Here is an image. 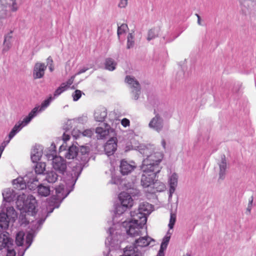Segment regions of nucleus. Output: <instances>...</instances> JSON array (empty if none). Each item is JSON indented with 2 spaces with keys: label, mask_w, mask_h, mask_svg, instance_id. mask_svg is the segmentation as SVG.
<instances>
[{
  "label": "nucleus",
  "mask_w": 256,
  "mask_h": 256,
  "mask_svg": "<svg viewBox=\"0 0 256 256\" xmlns=\"http://www.w3.org/2000/svg\"><path fill=\"white\" fill-rule=\"evenodd\" d=\"M152 208V204L144 202L139 205L138 210L130 212V220H124L122 223L128 235L134 237L141 234L140 229L146 224V216L150 214Z\"/></svg>",
  "instance_id": "1"
},
{
  "label": "nucleus",
  "mask_w": 256,
  "mask_h": 256,
  "mask_svg": "<svg viewBox=\"0 0 256 256\" xmlns=\"http://www.w3.org/2000/svg\"><path fill=\"white\" fill-rule=\"evenodd\" d=\"M127 209L125 206H123V205L121 204H116L115 206L114 216L112 220L114 224L112 226L108 228L109 236L105 242V244L106 247L108 248L110 252L114 250H118L120 248V244L122 241L120 240L121 234L118 232V228H122L124 230V228L122 226V223L120 224L117 218L123 214Z\"/></svg>",
  "instance_id": "2"
},
{
  "label": "nucleus",
  "mask_w": 256,
  "mask_h": 256,
  "mask_svg": "<svg viewBox=\"0 0 256 256\" xmlns=\"http://www.w3.org/2000/svg\"><path fill=\"white\" fill-rule=\"evenodd\" d=\"M82 170V168L78 166L72 170V173L68 174L64 178V180L66 188H68V192H65L64 186L62 184H60L58 186L55 188L56 197L58 200H62L73 190L75 184Z\"/></svg>",
  "instance_id": "3"
},
{
  "label": "nucleus",
  "mask_w": 256,
  "mask_h": 256,
  "mask_svg": "<svg viewBox=\"0 0 256 256\" xmlns=\"http://www.w3.org/2000/svg\"><path fill=\"white\" fill-rule=\"evenodd\" d=\"M162 158L163 154L160 152H156L151 154L142 160L140 166L141 170L142 172L154 173L156 176L160 171V163Z\"/></svg>",
  "instance_id": "4"
},
{
  "label": "nucleus",
  "mask_w": 256,
  "mask_h": 256,
  "mask_svg": "<svg viewBox=\"0 0 256 256\" xmlns=\"http://www.w3.org/2000/svg\"><path fill=\"white\" fill-rule=\"evenodd\" d=\"M88 152L89 148L88 146H82L78 148L76 146H72L69 147L64 156L68 159L76 158L80 162L78 164H76V166L73 168V170L78 166L82 168V165L88 161Z\"/></svg>",
  "instance_id": "5"
},
{
  "label": "nucleus",
  "mask_w": 256,
  "mask_h": 256,
  "mask_svg": "<svg viewBox=\"0 0 256 256\" xmlns=\"http://www.w3.org/2000/svg\"><path fill=\"white\" fill-rule=\"evenodd\" d=\"M4 250L7 256H16L14 240L9 236L8 234L4 232L0 234V250Z\"/></svg>",
  "instance_id": "6"
},
{
  "label": "nucleus",
  "mask_w": 256,
  "mask_h": 256,
  "mask_svg": "<svg viewBox=\"0 0 256 256\" xmlns=\"http://www.w3.org/2000/svg\"><path fill=\"white\" fill-rule=\"evenodd\" d=\"M18 8L16 0H0V19L6 18L10 12H16Z\"/></svg>",
  "instance_id": "7"
},
{
  "label": "nucleus",
  "mask_w": 256,
  "mask_h": 256,
  "mask_svg": "<svg viewBox=\"0 0 256 256\" xmlns=\"http://www.w3.org/2000/svg\"><path fill=\"white\" fill-rule=\"evenodd\" d=\"M164 107V105L160 104L159 108H154V114H155V116L150 120L148 124V126L150 128L158 132H160L164 127V120L160 116V113H162V109Z\"/></svg>",
  "instance_id": "8"
},
{
  "label": "nucleus",
  "mask_w": 256,
  "mask_h": 256,
  "mask_svg": "<svg viewBox=\"0 0 256 256\" xmlns=\"http://www.w3.org/2000/svg\"><path fill=\"white\" fill-rule=\"evenodd\" d=\"M32 114H28V116H26L22 120H20L13 127L8 134V140L6 142L8 144L10 141L19 132L22 128L27 126L34 118V116Z\"/></svg>",
  "instance_id": "9"
},
{
  "label": "nucleus",
  "mask_w": 256,
  "mask_h": 256,
  "mask_svg": "<svg viewBox=\"0 0 256 256\" xmlns=\"http://www.w3.org/2000/svg\"><path fill=\"white\" fill-rule=\"evenodd\" d=\"M32 114H28V116H26L22 120H20L13 127L8 134V140L6 142L8 144L10 141L19 132L22 128L27 126L34 118V116Z\"/></svg>",
  "instance_id": "10"
},
{
  "label": "nucleus",
  "mask_w": 256,
  "mask_h": 256,
  "mask_svg": "<svg viewBox=\"0 0 256 256\" xmlns=\"http://www.w3.org/2000/svg\"><path fill=\"white\" fill-rule=\"evenodd\" d=\"M28 176L24 177H18L12 180V183L15 188L18 190H23L26 188V186L30 187L32 184H34V182H38V179L36 176L30 178L28 181Z\"/></svg>",
  "instance_id": "11"
},
{
  "label": "nucleus",
  "mask_w": 256,
  "mask_h": 256,
  "mask_svg": "<svg viewBox=\"0 0 256 256\" xmlns=\"http://www.w3.org/2000/svg\"><path fill=\"white\" fill-rule=\"evenodd\" d=\"M126 82L132 88V98L137 100L140 93V87L138 82L134 78L127 76L125 79Z\"/></svg>",
  "instance_id": "12"
},
{
  "label": "nucleus",
  "mask_w": 256,
  "mask_h": 256,
  "mask_svg": "<svg viewBox=\"0 0 256 256\" xmlns=\"http://www.w3.org/2000/svg\"><path fill=\"white\" fill-rule=\"evenodd\" d=\"M150 240H152V238L148 236L140 237L138 239L135 240L134 248V246H126L124 250V255L120 256H126L124 254V251L126 250L129 251L131 248L134 250L136 254H138L140 256H141L140 254L135 250V248L138 246L145 247L148 246Z\"/></svg>",
  "instance_id": "13"
},
{
  "label": "nucleus",
  "mask_w": 256,
  "mask_h": 256,
  "mask_svg": "<svg viewBox=\"0 0 256 256\" xmlns=\"http://www.w3.org/2000/svg\"><path fill=\"white\" fill-rule=\"evenodd\" d=\"M52 168L60 174H64L67 168V162L62 156H56L52 162Z\"/></svg>",
  "instance_id": "14"
},
{
  "label": "nucleus",
  "mask_w": 256,
  "mask_h": 256,
  "mask_svg": "<svg viewBox=\"0 0 256 256\" xmlns=\"http://www.w3.org/2000/svg\"><path fill=\"white\" fill-rule=\"evenodd\" d=\"M156 176L154 173L143 172L141 177V184L144 188H148L154 184Z\"/></svg>",
  "instance_id": "15"
},
{
  "label": "nucleus",
  "mask_w": 256,
  "mask_h": 256,
  "mask_svg": "<svg viewBox=\"0 0 256 256\" xmlns=\"http://www.w3.org/2000/svg\"><path fill=\"white\" fill-rule=\"evenodd\" d=\"M54 98L50 96L47 99L45 100L40 104L35 106L29 114H32L34 118L36 116L38 113L44 111L50 104V102L53 100Z\"/></svg>",
  "instance_id": "16"
},
{
  "label": "nucleus",
  "mask_w": 256,
  "mask_h": 256,
  "mask_svg": "<svg viewBox=\"0 0 256 256\" xmlns=\"http://www.w3.org/2000/svg\"><path fill=\"white\" fill-rule=\"evenodd\" d=\"M24 204L28 212H30L32 216L36 214V208L37 202L35 198L33 196H28Z\"/></svg>",
  "instance_id": "17"
},
{
  "label": "nucleus",
  "mask_w": 256,
  "mask_h": 256,
  "mask_svg": "<svg viewBox=\"0 0 256 256\" xmlns=\"http://www.w3.org/2000/svg\"><path fill=\"white\" fill-rule=\"evenodd\" d=\"M136 168V166L134 162L129 163L124 160H122L120 162V172L122 175H127L130 174Z\"/></svg>",
  "instance_id": "18"
},
{
  "label": "nucleus",
  "mask_w": 256,
  "mask_h": 256,
  "mask_svg": "<svg viewBox=\"0 0 256 256\" xmlns=\"http://www.w3.org/2000/svg\"><path fill=\"white\" fill-rule=\"evenodd\" d=\"M46 68V66L44 63L36 62L34 64L33 70V78L34 79H39L42 78L45 73Z\"/></svg>",
  "instance_id": "19"
},
{
  "label": "nucleus",
  "mask_w": 256,
  "mask_h": 256,
  "mask_svg": "<svg viewBox=\"0 0 256 256\" xmlns=\"http://www.w3.org/2000/svg\"><path fill=\"white\" fill-rule=\"evenodd\" d=\"M178 176L174 172L168 178V182L170 186L169 194H168V201L171 200L172 194L176 190V188L178 186Z\"/></svg>",
  "instance_id": "20"
},
{
  "label": "nucleus",
  "mask_w": 256,
  "mask_h": 256,
  "mask_svg": "<svg viewBox=\"0 0 256 256\" xmlns=\"http://www.w3.org/2000/svg\"><path fill=\"white\" fill-rule=\"evenodd\" d=\"M118 199L123 206L127 208H131L133 205V200L128 192H120L118 196Z\"/></svg>",
  "instance_id": "21"
},
{
  "label": "nucleus",
  "mask_w": 256,
  "mask_h": 256,
  "mask_svg": "<svg viewBox=\"0 0 256 256\" xmlns=\"http://www.w3.org/2000/svg\"><path fill=\"white\" fill-rule=\"evenodd\" d=\"M117 148V143L114 138L109 140L104 146V152L107 156H110L114 154Z\"/></svg>",
  "instance_id": "22"
},
{
  "label": "nucleus",
  "mask_w": 256,
  "mask_h": 256,
  "mask_svg": "<svg viewBox=\"0 0 256 256\" xmlns=\"http://www.w3.org/2000/svg\"><path fill=\"white\" fill-rule=\"evenodd\" d=\"M94 116L96 121L104 122L107 116V110L104 107L100 106L96 109Z\"/></svg>",
  "instance_id": "23"
},
{
  "label": "nucleus",
  "mask_w": 256,
  "mask_h": 256,
  "mask_svg": "<svg viewBox=\"0 0 256 256\" xmlns=\"http://www.w3.org/2000/svg\"><path fill=\"white\" fill-rule=\"evenodd\" d=\"M42 146L40 145H36L31 152V160L33 162H36L41 158L42 155Z\"/></svg>",
  "instance_id": "24"
},
{
  "label": "nucleus",
  "mask_w": 256,
  "mask_h": 256,
  "mask_svg": "<svg viewBox=\"0 0 256 256\" xmlns=\"http://www.w3.org/2000/svg\"><path fill=\"white\" fill-rule=\"evenodd\" d=\"M73 82V79L72 78L66 81V82L62 83L60 86L54 91V100L59 96L62 92L67 90Z\"/></svg>",
  "instance_id": "25"
},
{
  "label": "nucleus",
  "mask_w": 256,
  "mask_h": 256,
  "mask_svg": "<svg viewBox=\"0 0 256 256\" xmlns=\"http://www.w3.org/2000/svg\"><path fill=\"white\" fill-rule=\"evenodd\" d=\"M136 150L144 156L148 158V156L154 154V147L152 146H146L143 144H140L136 146Z\"/></svg>",
  "instance_id": "26"
},
{
  "label": "nucleus",
  "mask_w": 256,
  "mask_h": 256,
  "mask_svg": "<svg viewBox=\"0 0 256 256\" xmlns=\"http://www.w3.org/2000/svg\"><path fill=\"white\" fill-rule=\"evenodd\" d=\"M9 220L6 212L4 211V207L2 205L0 208V227L4 230L7 228L8 226Z\"/></svg>",
  "instance_id": "27"
},
{
  "label": "nucleus",
  "mask_w": 256,
  "mask_h": 256,
  "mask_svg": "<svg viewBox=\"0 0 256 256\" xmlns=\"http://www.w3.org/2000/svg\"><path fill=\"white\" fill-rule=\"evenodd\" d=\"M112 132V129L110 128V126L106 124V128H104L98 127L96 129V132L97 134L96 137L98 139L104 138L107 136L108 135L110 132Z\"/></svg>",
  "instance_id": "28"
},
{
  "label": "nucleus",
  "mask_w": 256,
  "mask_h": 256,
  "mask_svg": "<svg viewBox=\"0 0 256 256\" xmlns=\"http://www.w3.org/2000/svg\"><path fill=\"white\" fill-rule=\"evenodd\" d=\"M172 235V232L168 230L165 236L162 239V242L160 244V249L158 252V254L156 256H164V250H166L168 245V244L170 238V236Z\"/></svg>",
  "instance_id": "29"
},
{
  "label": "nucleus",
  "mask_w": 256,
  "mask_h": 256,
  "mask_svg": "<svg viewBox=\"0 0 256 256\" xmlns=\"http://www.w3.org/2000/svg\"><path fill=\"white\" fill-rule=\"evenodd\" d=\"M44 181L47 182L49 184H54L56 182L59 176L58 174L54 170L48 171L44 174Z\"/></svg>",
  "instance_id": "30"
},
{
  "label": "nucleus",
  "mask_w": 256,
  "mask_h": 256,
  "mask_svg": "<svg viewBox=\"0 0 256 256\" xmlns=\"http://www.w3.org/2000/svg\"><path fill=\"white\" fill-rule=\"evenodd\" d=\"M218 166L220 168L219 180H224L225 178L226 170L227 168V164L224 155H223L222 156L221 162L218 164Z\"/></svg>",
  "instance_id": "31"
},
{
  "label": "nucleus",
  "mask_w": 256,
  "mask_h": 256,
  "mask_svg": "<svg viewBox=\"0 0 256 256\" xmlns=\"http://www.w3.org/2000/svg\"><path fill=\"white\" fill-rule=\"evenodd\" d=\"M38 193V195L42 196H48L51 192L50 188L48 186H45L43 184H40L37 186Z\"/></svg>",
  "instance_id": "32"
},
{
  "label": "nucleus",
  "mask_w": 256,
  "mask_h": 256,
  "mask_svg": "<svg viewBox=\"0 0 256 256\" xmlns=\"http://www.w3.org/2000/svg\"><path fill=\"white\" fill-rule=\"evenodd\" d=\"M116 62L112 58H107L104 62L105 69L110 71H113L116 68Z\"/></svg>",
  "instance_id": "33"
},
{
  "label": "nucleus",
  "mask_w": 256,
  "mask_h": 256,
  "mask_svg": "<svg viewBox=\"0 0 256 256\" xmlns=\"http://www.w3.org/2000/svg\"><path fill=\"white\" fill-rule=\"evenodd\" d=\"M4 211L6 212L9 220H14L17 218L16 212L12 206L4 208Z\"/></svg>",
  "instance_id": "34"
},
{
  "label": "nucleus",
  "mask_w": 256,
  "mask_h": 256,
  "mask_svg": "<svg viewBox=\"0 0 256 256\" xmlns=\"http://www.w3.org/2000/svg\"><path fill=\"white\" fill-rule=\"evenodd\" d=\"M160 28H154L150 30L148 32L147 40L148 41L156 38L159 34Z\"/></svg>",
  "instance_id": "35"
},
{
  "label": "nucleus",
  "mask_w": 256,
  "mask_h": 256,
  "mask_svg": "<svg viewBox=\"0 0 256 256\" xmlns=\"http://www.w3.org/2000/svg\"><path fill=\"white\" fill-rule=\"evenodd\" d=\"M36 164L34 166L35 172L37 174H42L46 170V164L44 162H36Z\"/></svg>",
  "instance_id": "36"
},
{
  "label": "nucleus",
  "mask_w": 256,
  "mask_h": 256,
  "mask_svg": "<svg viewBox=\"0 0 256 256\" xmlns=\"http://www.w3.org/2000/svg\"><path fill=\"white\" fill-rule=\"evenodd\" d=\"M24 233L20 231L17 233L16 237V243L18 246H22L24 242Z\"/></svg>",
  "instance_id": "37"
},
{
  "label": "nucleus",
  "mask_w": 256,
  "mask_h": 256,
  "mask_svg": "<svg viewBox=\"0 0 256 256\" xmlns=\"http://www.w3.org/2000/svg\"><path fill=\"white\" fill-rule=\"evenodd\" d=\"M134 36L132 33H129L127 36L126 48L128 49H130L134 47Z\"/></svg>",
  "instance_id": "38"
},
{
  "label": "nucleus",
  "mask_w": 256,
  "mask_h": 256,
  "mask_svg": "<svg viewBox=\"0 0 256 256\" xmlns=\"http://www.w3.org/2000/svg\"><path fill=\"white\" fill-rule=\"evenodd\" d=\"M12 195L11 190L10 188L6 189L2 192L4 200L6 202H10L12 199Z\"/></svg>",
  "instance_id": "39"
},
{
  "label": "nucleus",
  "mask_w": 256,
  "mask_h": 256,
  "mask_svg": "<svg viewBox=\"0 0 256 256\" xmlns=\"http://www.w3.org/2000/svg\"><path fill=\"white\" fill-rule=\"evenodd\" d=\"M74 122V120H68L63 126V130L66 132H72V124Z\"/></svg>",
  "instance_id": "40"
},
{
  "label": "nucleus",
  "mask_w": 256,
  "mask_h": 256,
  "mask_svg": "<svg viewBox=\"0 0 256 256\" xmlns=\"http://www.w3.org/2000/svg\"><path fill=\"white\" fill-rule=\"evenodd\" d=\"M33 238H34V236L32 233L28 232L27 234V235L26 236V244H27V246H26V248H25V250H26L32 244V241H33Z\"/></svg>",
  "instance_id": "41"
},
{
  "label": "nucleus",
  "mask_w": 256,
  "mask_h": 256,
  "mask_svg": "<svg viewBox=\"0 0 256 256\" xmlns=\"http://www.w3.org/2000/svg\"><path fill=\"white\" fill-rule=\"evenodd\" d=\"M128 29L127 24H122L120 26H118L117 34L118 37L120 35L126 32V30Z\"/></svg>",
  "instance_id": "42"
},
{
  "label": "nucleus",
  "mask_w": 256,
  "mask_h": 256,
  "mask_svg": "<svg viewBox=\"0 0 256 256\" xmlns=\"http://www.w3.org/2000/svg\"><path fill=\"white\" fill-rule=\"evenodd\" d=\"M176 214L172 213V212L170 213V219L168 224V227L170 229L173 228L174 225L175 224L176 221Z\"/></svg>",
  "instance_id": "43"
},
{
  "label": "nucleus",
  "mask_w": 256,
  "mask_h": 256,
  "mask_svg": "<svg viewBox=\"0 0 256 256\" xmlns=\"http://www.w3.org/2000/svg\"><path fill=\"white\" fill-rule=\"evenodd\" d=\"M18 221L21 225H26L27 224H28V221L26 218V213L22 212L20 214L18 218Z\"/></svg>",
  "instance_id": "44"
},
{
  "label": "nucleus",
  "mask_w": 256,
  "mask_h": 256,
  "mask_svg": "<svg viewBox=\"0 0 256 256\" xmlns=\"http://www.w3.org/2000/svg\"><path fill=\"white\" fill-rule=\"evenodd\" d=\"M82 96V92L80 90H76L72 94V96L74 101L78 100Z\"/></svg>",
  "instance_id": "45"
},
{
  "label": "nucleus",
  "mask_w": 256,
  "mask_h": 256,
  "mask_svg": "<svg viewBox=\"0 0 256 256\" xmlns=\"http://www.w3.org/2000/svg\"><path fill=\"white\" fill-rule=\"evenodd\" d=\"M12 44L11 42H7L6 38L4 39V48L2 49V52H5L8 51L11 48Z\"/></svg>",
  "instance_id": "46"
},
{
  "label": "nucleus",
  "mask_w": 256,
  "mask_h": 256,
  "mask_svg": "<svg viewBox=\"0 0 256 256\" xmlns=\"http://www.w3.org/2000/svg\"><path fill=\"white\" fill-rule=\"evenodd\" d=\"M254 200V197L253 196H250V198L248 200V207L246 208V214H250V213L252 208V205L253 203Z\"/></svg>",
  "instance_id": "47"
},
{
  "label": "nucleus",
  "mask_w": 256,
  "mask_h": 256,
  "mask_svg": "<svg viewBox=\"0 0 256 256\" xmlns=\"http://www.w3.org/2000/svg\"><path fill=\"white\" fill-rule=\"evenodd\" d=\"M83 136H87V137H91L94 134V130L91 129H87L84 130L82 132Z\"/></svg>",
  "instance_id": "48"
},
{
  "label": "nucleus",
  "mask_w": 256,
  "mask_h": 256,
  "mask_svg": "<svg viewBox=\"0 0 256 256\" xmlns=\"http://www.w3.org/2000/svg\"><path fill=\"white\" fill-rule=\"evenodd\" d=\"M55 154V152H51L50 153H47L44 154V156L48 159V160H52L54 161V159L55 158V156L54 154Z\"/></svg>",
  "instance_id": "49"
},
{
  "label": "nucleus",
  "mask_w": 256,
  "mask_h": 256,
  "mask_svg": "<svg viewBox=\"0 0 256 256\" xmlns=\"http://www.w3.org/2000/svg\"><path fill=\"white\" fill-rule=\"evenodd\" d=\"M124 254L126 256H140L138 254H136L132 248H130L129 250H125Z\"/></svg>",
  "instance_id": "50"
},
{
  "label": "nucleus",
  "mask_w": 256,
  "mask_h": 256,
  "mask_svg": "<svg viewBox=\"0 0 256 256\" xmlns=\"http://www.w3.org/2000/svg\"><path fill=\"white\" fill-rule=\"evenodd\" d=\"M72 132H64L63 134L62 139L64 142L68 140L70 138V134Z\"/></svg>",
  "instance_id": "51"
},
{
  "label": "nucleus",
  "mask_w": 256,
  "mask_h": 256,
  "mask_svg": "<svg viewBox=\"0 0 256 256\" xmlns=\"http://www.w3.org/2000/svg\"><path fill=\"white\" fill-rule=\"evenodd\" d=\"M110 183L112 184H118L120 183V178L112 176L110 181Z\"/></svg>",
  "instance_id": "52"
},
{
  "label": "nucleus",
  "mask_w": 256,
  "mask_h": 256,
  "mask_svg": "<svg viewBox=\"0 0 256 256\" xmlns=\"http://www.w3.org/2000/svg\"><path fill=\"white\" fill-rule=\"evenodd\" d=\"M128 0H120L118 6L121 8H125L128 4Z\"/></svg>",
  "instance_id": "53"
},
{
  "label": "nucleus",
  "mask_w": 256,
  "mask_h": 256,
  "mask_svg": "<svg viewBox=\"0 0 256 256\" xmlns=\"http://www.w3.org/2000/svg\"><path fill=\"white\" fill-rule=\"evenodd\" d=\"M130 120L126 118H123L121 121V124L124 127L128 126L130 125Z\"/></svg>",
  "instance_id": "54"
},
{
  "label": "nucleus",
  "mask_w": 256,
  "mask_h": 256,
  "mask_svg": "<svg viewBox=\"0 0 256 256\" xmlns=\"http://www.w3.org/2000/svg\"><path fill=\"white\" fill-rule=\"evenodd\" d=\"M45 220V218L44 219H40L36 222V225H38L37 229H40L41 227V226L43 224Z\"/></svg>",
  "instance_id": "55"
},
{
  "label": "nucleus",
  "mask_w": 256,
  "mask_h": 256,
  "mask_svg": "<svg viewBox=\"0 0 256 256\" xmlns=\"http://www.w3.org/2000/svg\"><path fill=\"white\" fill-rule=\"evenodd\" d=\"M47 66H51L53 64V60L51 56H48L46 59Z\"/></svg>",
  "instance_id": "56"
},
{
  "label": "nucleus",
  "mask_w": 256,
  "mask_h": 256,
  "mask_svg": "<svg viewBox=\"0 0 256 256\" xmlns=\"http://www.w3.org/2000/svg\"><path fill=\"white\" fill-rule=\"evenodd\" d=\"M12 32H10L9 34H8L4 38V39H6V41L7 42H10V40L12 38Z\"/></svg>",
  "instance_id": "57"
},
{
  "label": "nucleus",
  "mask_w": 256,
  "mask_h": 256,
  "mask_svg": "<svg viewBox=\"0 0 256 256\" xmlns=\"http://www.w3.org/2000/svg\"><path fill=\"white\" fill-rule=\"evenodd\" d=\"M88 70V68H83L79 70L76 74H80L82 73L86 72Z\"/></svg>",
  "instance_id": "58"
},
{
  "label": "nucleus",
  "mask_w": 256,
  "mask_h": 256,
  "mask_svg": "<svg viewBox=\"0 0 256 256\" xmlns=\"http://www.w3.org/2000/svg\"><path fill=\"white\" fill-rule=\"evenodd\" d=\"M196 16L198 18V24L200 26H202V24L201 23V20H200V16L198 14H196Z\"/></svg>",
  "instance_id": "59"
},
{
  "label": "nucleus",
  "mask_w": 256,
  "mask_h": 256,
  "mask_svg": "<svg viewBox=\"0 0 256 256\" xmlns=\"http://www.w3.org/2000/svg\"><path fill=\"white\" fill-rule=\"evenodd\" d=\"M48 66L51 72H52L54 70V67L53 64H52L51 66Z\"/></svg>",
  "instance_id": "60"
},
{
  "label": "nucleus",
  "mask_w": 256,
  "mask_h": 256,
  "mask_svg": "<svg viewBox=\"0 0 256 256\" xmlns=\"http://www.w3.org/2000/svg\"><path fill=\"white\" fill-rule=\"evenodd\" d=\"M162 144L164 148H166V143L164 140H163L162 142Z\"/></svg>",
  "instance_id": "61"
},
{
  "label": "nucleus",
  "mask_w": 256,
  "mask_h": 256,
  "mask_svg": "<svg viewBox=\"0 0 256 256\" xmlns=\"http://www.w3.org/2000/svg\"><path fill=\"white\" fill-rule=\"evenodd\" d=\"M25 250H24V251L22 252V254H20V256H23L24 255V252H25Z\"/></svg>",
  "instance_id": "62"
},
{
  "label": "nucleus",
  "mask_w": 256,
  "mask_h": 256,
  "mask_svg": "<svg viewBox=\"0 0 256 256\" xmlns=\"http://www.w3.org/2000/svg\"><path fill=\"white\" fill-rule=\"evenodd\" d=\"M130 150V148H128V146H127L126 150Z\"/></svg>",
  "instance_id": "63"
},
{
  "label": "nucleus",
  "mask_w": 256,
  "mask_h": 256,
  "mask_svg": "<svg viewBox=\"0 0 256 256\" xmlns=\"http://www.w3.org/2000/svg\"><path fill=\"white\" fill-rule=\"evenodd\" d=\"M180 74H182V71H181V72H180Z\"/></svg>",
  "instance_id": "64"
}]
</instances>
